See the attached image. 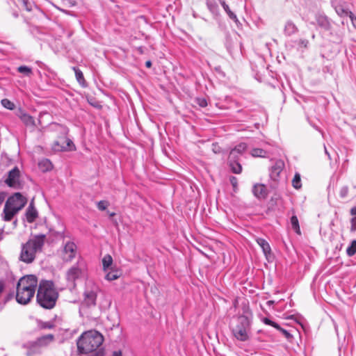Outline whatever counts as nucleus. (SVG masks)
<instances>
[{
    "label": "nucleus",
    "instance_id": "1",
    "mask_svg": "<svg viewBox=\"0 0 356 356\" xmlns=\"http://www.w3.org/2000/svg\"><path fill=\"white\" fill-rule=\"evenodd\" d=\"M104 341L103 336L96 330L83 333L77 341V348L80 353L88 356H104V351L99 348Z\"/></svg>",
    "mask_w": 356,
    "mask_h": 356
},
{
    "label": "nucleus",
    "instance_id": "2",
    "mask_svg": "<svg viewBox=\"0 0 356 356\" xmlns=\"http://www.w3.org/2000/svg\"><path fill=\"white\" fill-rule=\"evenodd\" d=\"M38 285L37 277L33 275L24 276L17 282L16 300L22 305L28 304L34 296Z\"/></svg>",
    "mask_w": 356,
    "mask_h": 356
},
{
    "label": "nucleus",
    "instance_id": "3",
    "mask_svg": "<svg viewBox=\"0 0 356 356\" xmlns=\"http://www.w3.org/2000/svg\"><path fill=\"white\" fill-rule=\"evenodd\" d=\"M58 293L53 282L42 280L38 286L36 300L38 303L44 309H52L56 302Z\"/></svg>",
    "mask_w": 356,
    "mask_h": 356
},
{
    "label": "nucleus",
    "instance_id": "4",
    "mask_svg": "<svg viewBox=\"0 0 356 356\" xmlns=\"http://www.w3.org/2000/svg\"><path fill=\"white\" fill-rule=\"evenodd\" d=\"M229 327L233 336L238 341H246L250 339L251 331L250 316L243 314L234 318Z\"/></svg>",
    "mask_w": 356,
    "mask_h": 356
},
{
    "label": "nucleus",
    "instance_id": "5",
    "mask_svg": "<svg viewBox=\"0 0 356 356\" xmlns=\"http://www.w3.org/2000/svg\"><path fill=\"white\" fill-rule=\"evenodd\" d=\"M45 235L40 234L33 236L22 246L20 260L26 264L32 263L37 252L42 250L44 244Z\"/></svg>",
    "mask_w": 356,
    "mask_h": 356
},
{
    "label": "nucleus",
    "instance_id": "6",
    "mask_svg": "<svg viewBox=\"0 0 356 356\" xmlns=\"http://www.w3.org/2000/svg\"><path fill=\"white\" fill-rule=\"evenodd\" d=\"M87 275V266L85 261L79 259L65 273L68 287L72 290L76 286V281L84 278Z\"/></svg>",
    "mask_w": 356,
    "mask_h": 356
},
{
    "label": "nucleus",
    "instance_id": "7",
    "mask_svg": "<svg viewBox=\"0 0 356 356\" xmlns=\"http://www.w3.org/2000/svg\"><path fill=\"white\" fill-rule=\"evenodd\" d=\"M77 254V246L74 242L67 240L63 241L58 254L64 262H71Z\"/></svg>",
    "mask_w": 356,
    "mask_h": 356
},
{
    "label": "nucleus",
    "instance_id": "8",
    "mask_svg": "<svg viewBox=\"0 0 356 356\" xmlns=\"http://www.w3.org/2000/svg\"><path fill=\"white\" fill-rule=\"evenodd\" d=\"M25 203L26 201L24 197L20 193H17L7 200L6 204L12 208L13 211H19L24 207Z\"/></svg>",
    "mask_w": 356,
    "mask_h": 356
},
{
    "label": "nucleus",
    "instance_id": "9",
    "mask_svg": "<svg viewBox=\"0 0 356 356\" xmlns=\"http://www.w3.org/2000/svg\"><path fill=\"white\" fill-rule=\"evenodd\" d=\"M99 291L97 286L93 284L90 289L88 286L84 292L83 302L88 306H95L96 305L97 295Z\"/></svg>",
    "mask_w": 356,
    "mask_h": 356
},
{
    "label": "nucleus",
    "instance_id": "10",
    "mask_svg": "<svg viewBox=\"0 0 356 356\" xmlns=\"http://www.w3.org/2000/svg\"><path fill=\"white\" fill-rule=\"evenodd\" d=\"M19 170L15 167L8 172L6 183L8 186L13 188H17L19 186Z\"/></svg>",
    "mask_w": 356,
    "mask_h": 356
},
{
    "label": "nucleus",
    "instance_id": "11",
    "mask_svg": "<svg viewBox=\"0 0 356 356\" xmlns=\"http://www.w3.org/2000/svg\"><path fill=\"white\" fill-rule=\"evenodd\" d=\"M252 193L258 199L263 200L268 195V189L264 184H255L252 187Z\"/></svg>",
    "mask_w": 356,
    "mask_h": 356
},
{
    "label": "nucleus",
    "instance_id": "12",
    "mask_svg": "<svg viewBox=\"0 0 356 356\" xmlns=\"http://www.w3.org/2000/svg\"><path fill=\"white\" fill-rule=\"evenodd\" d=\"M284 163L281 161H277L270 170V177L273 181H277L280 173L282 171Z\"/></svg>",
    "mask_w": 356,
    "mask_h": 356
},
{
    "label": "nucleus",
    "instance_id": "13",
    "mask_svg": "<svg viewBox=\"0 0 356 356\" xmlns=\"http://www.w3.org/2000/svg\"><path fill=\"white\" fill-rule=\"evenodd\" d=\"M247 147L248 146L245 143H239L230 151L229 157H230L231 159H239V156L245 152Z\"/></svg>",
    "mask_w": 356,
    "mask_h": 356
},
{
    "label": "nucleus",
    "instance_id": "14",
    "mask_svg": "<svg viewBox=\"0 0 356 356\" xmlns=\"http://www.w3.org/2000/svg\"><path fill=\"white\" fill-rule=\"evenodd\" d=\"M16 3L20 8L24 9L27 12L37 9L36 6L30 0H17Z\"/></svg>",
    "mask_w": 356,
    "mask_h": 356
},
{
    "label": "nucleus",
    "instance_id": "15",
    "mask_svg": "<svg viewBox=\"0 0 356 356\" xmlns=\"http://www.w3.org/2000/svg\"><path fill=\"white\" fill-rule=\"evenodd\" d=\"M54 339V336L51 334L44 335L37 339L36 345L39 346L40 348L48 346Z\"/></svg>",
    "mask_w": 356,
    "mask_h": 356
},
{
    "label": "nucleus",
    "instance_id": "16",
    "mask_svg": "<svg viewBox=\"0 0 356 356\" xmlns=\"http://www.w3.org/2000/svg\"><path fill=\"white\" fill-rule=\"evenodd\" d=\"M262 322L264 323H265L266 325H268L273 326L275 328H276L277 330H280L281 332L283 333V334L286 338H289L291 336V334L287 330L282 328L277 323H276L275 322L271 321L270 319H269L268 318H264L262 319Z\"/></svg>",
    "mask_w": 356,
    "mask_h": 356
},
{
    "label": "nucleus",
    "instance_id": "17",
    "mask_svg": "<svg viewBox=\"0 0 356 356\" xmlns=\"http://www.w3.org/2000/svg\"><path fill=\"white\" fill-rule=\"evenodd\" d=\"M229 166L232 171L235 174H240L242 171V166L239 163V159L228 158Z\"/></svg>",
    "mask_w": 356,
    "mask_h": 356
},
{
    "label": "nucleus",
    "instance_id": "18",
    "mask_svg": "<svg viewBox=\"0 0 356 356\" xmlns=\"http://www.w3.org/2000/svg\"><path fill=\"white\" fill-rule=\"evenodd\" d=\"M72 70L75 73L76 79L78 83L83 87L86 88L87 86L86 81L84 79L83 74L81 70H79L76 67H72Z\"/></svg>",
    "mask_w": 356,
    "mask_h": 356
},
{
    "label": "nucleus",
    "instance_id": "19",
    "mask_svg": "<svg viewBox=\"0 0 356 356\" xmlns=\"http://www.w3.org/2000/svg\"><path fill=\"white\" fill-rule=\"evenodd\" d=\"M36 341L29 342L26 345V347L28 348L26 352L27 356H33L35 354H38L40 352L39 346H35Z\"/></svg>",
    "mask_w": 356,
    "mask_h": 356
},
{
    "label": "nucleus",
    "instance_id": "20",
    "mask_svg": "<svg viewBox=\"0 0 356 356\" xmlns=\"http://www.w3.org/2000/svg\"><path fill=\"white\" fill-rule=\"evenodd\" d=\"M17 211H13L12 208L9 207L8 205L5 204L4 209L3 211V218L6 221L10 220L17 213Z\"/></svg>",
    "mask_w": 356,
    "mask_h": 356
},
{
    "label": "nucleus",
    "instance_id": "21",
    "mask_svg": "<svg viewBox=\"0 0 356 356\" xmlns=\"http://www.w3.org/2000/svg\"><path fill=\"white\" fill-rule=\"evenodd\" d=\"M257 244L261 248L264 254L267 257L270 253V247L268 243L264 238H257L256 239Z\"/></svg>",
    "mask_w": 356,
    "mask_h": 356
},
{
    "label": "nucleus",
    "instance_id": "22",
    "mask_svg": "<svg viewBox=\"0 0 356 356\" xmlns=\"http://www.w3.org/2000/svg\"><path fill=\"white\" fill-rule=\"evenodd\" d=\"M38 216L36 209L31 204L26 211V219L29 222H33Z\"/></svg>",
    "mask_w": 356,
    "mask_h": 356
},
{
    "label": "nucleus",
    "instance_id": "23",
    "mask_svg": "<svg viewBox=\"0 0 356 356\" xmlns=\"http://www.w3.org/2000/svg\"><path fill=\"white\" fill-rule=\"evenodd\" d=\"M298 31V28L295 24L291 21L286 22L284 26V33L287 35H291L296 33Z\"/></svg>",
    "mask_w": 356,
    "mask_h": 356
},
{
    "label": "nucleus",
    "instance_id": "24",
    "mask_svg": "<svg viewBox=\"0 0 356 356\" xmlns=\"http://www.w3.org/2000/svg\"><path fill=\"white\" fill-rule=\"evenodd\" d=\"M19 118L26 126H35V120L29 114L26 113H22L19 115Z\"/></svg>",
    "mask_w": 356,
    "mask_h": 356
},
{
    "label": "nucleus",
    "instance_id": "25",
    "mask_svg": "<svg viewBox=\"0 0 356 356\" xmlns=\"http://www.w3.org/2000/svg\"><path fill=\"white\" fill-rule=\"evenodd\" d=\"M38 165H39L40 169L42 172L49 171L53 168L51 162L47 159H42L39 162Z\"/></svg>",
    "mask_w": 356,
    "mask_h": 356
},
{
    "label": "nucleus",
    "instance_id": "26",
    "mask_svg": "<svg viewBox=\"0 0 356 356\" xmlns=\"http://www.w3.org/2000/svg\"><path fill=\"white\" fill-rule=\"evenodd\" d=\"M221 6H222L223 9L226 12V13L228 15L229 18L232 20H234L235 22H238V19L236 15L230 10L229 6L223 0L220 1Z\"/></svg>",
    "mask_w": 356,
    "mask_h": 356
},
{
    "label": "nucleus",
    "instance_id": "27",
    "mask_svg": "<svg viewBox=\"0 0 356 356\" xmlns=\"http://www.w3.org/2000/svg\"><path fill=\"white\" fill-rule=\"evenodd\" d=\"M17 72L28 77H31L33 74L32 69L26 65H21L18 67Z\"/></svg>",
    "mask_w": 356,
    "mask_h": 356
},
{
    "label": "nucleus",
    "instance_id": "28",
    "mask_svg": "<svg viewBox=\"0 0 356 356\" xmlns=\"http://www.w3.org/2000/svg\"><path fill=\"white\" fill-rule=\"evenodd\" d=\"M113 264V258L110 254H106L102 259L103 269L106 271Z\"/></svg>",
    "mask_w": 356,
    "mask_h": 356
},
{
    "label": "nucleus",
    "instance_id": "29",
    "mask_svg": "<svg viewBox=\"0 0 356 356\" xmlns=\"http://www.w3.org/2000/svg\"><path fill=\"white\" fill-rule=\"evenodd\" d=\"M291 227L298 234H300V229L299 226L298 219L296 216L293 215L291 216L290 220Z\"/></svg>",
    "mask_w": 356,
    "mask_h": 356
},
{
    "label": "nucleus",
    "instance_id": "30",
    "mask_svg": "<svg viewBox=\"0 0 356 356\" xmlns=\"http://www.w3.org/2000/svg\"><path fill=\"white\" fill-rule=\"evenodd\" d=\"M120 276V273L117 270H112L110 272L107 273L105 278L108 281L115 280L119 278Z\"/></svg>",
    "mask_w": 356,
    "mask_h": 356
},
{
    "label": "nucleus",
    "instance_id": "31",
    "mask_svg": "<svg viewBox=\"0 0 356 356\" xmlns=\"http://www.w3.org/2000/svg\"><path fill=\"white\" fill-rule=\"evenodd\" d=\"M38 326L40 328V329H52L55 327V325H54V323L53 321H46V322H44V321H38Z\"/></svg>",
    "mask_w": 356,
    "mask_h": 356
},
{
    "label": "nucleus",
    "instance_id": "32",
    "mask_svg": "<svg viewBox=\"0 0 356 356\" xmlns=\"http://www.w3.org/2000/svg\"><path fill=\"white\" fill-rule=\"evenodd\" d=\"M335 10L337 13L340 16H350V13L352 12L349 11L348 9L343 8L341 6H335Z\"/></svg>",
    "mask_w": 356,
    "mask_h": 356
},
{
    "label": "nucleus",
    "instance_id": "33",
    "mask_svg": "<svg viewBox=\"0 0 356 356\" xmlns=\"http://www.w3.org/2000/svg\"><path fill=\"white\" fill-rule=\"evenodd\" d=\"M266 152L261 148H254L251 151V155L254 157H265Z\"/></svg>",
    "mask_w": 356,
    "mask_h": 356
},
{
    "label": "nucleus",
    "instance_id": "34",
    "mask_svg": "<svg viewBox=\"0 0 356 356\" xmlns=\"http://www.w3.org/2000/svg\"><path fill=\"white\" fill-rule=\"evenodd\" d=\"M346 253L349 257H352L356 253V240L353 241L347 248Z\"/></svg>",
    "mask_w": 356,
    "mask_h": 356
},
{
    "label": "nucleus",
    "instance_id": "35",
    "mask_svg": "<svg viewBox=\"0 0 356 356\" xmlns=\"http://www.w3.org/2000/svg\"><path fill=\"white\" fill-rule=\"evenodd\" d=\"M292 185L296 189H298L301 187V179L300 175L299 174L296 173L294 175V177L292 180Z\"/></svg>",
    "mask_w": 356,
    "mask_h": 356
},
{
    "label": "nucleus",
    "instance_id": "36",
    "mask_svg": "<svg viewBox=\"0 0 356 356\" xmlns=\"http://www.w3.org/2000/svg\"><path fill=\"white\" fill-rule=\"evenodd\" d=\"M2 106L9 110H13L15 108V104L8 99H3L1 100Z\"/></svg>",
    "mask_w": 356,
    "mask_h": 356
},
{
    "label": "nucleus",
    "instance_id": "37",
    "mask_svg": "<svg viewBox=\"0 0 356 356\" xmlns=\"http://www.w3.org/2000/svg\"><path fill=\"white\" fill-rule=\"evenodd\" d=\"M318 24L324 28H327L328 26V21L327 19L325 16H319L317 19Z\"/></svg>",
    "mask_w": 356,
    "mask_h": 356
},
{
    "label": "nucleus",
    "instance_id": "38",
    "mask_svg": "<svg viewBox=\"0 0 356 356\" xmlns=\"http://www.w3.org/2000/svg\"><path fill=\"white\" fill-rule=\"evenodd\" d=\"M348 187L347 186H342L339 191V196L341 198H345L348 194Z\"/></svg>",
    "mask_w": 356,
    "mask_h": 356
},
{
    "label": "nucleus",
    "instance_id": "39",
    "mask_svg": "<svg viewBox=\"0 0 356 356\" xmlns=\"http://www.w3.org/2000/svg\"><path fill=\"white\" fill-rule=\"evenodd\" d=\"M195 102L197 104H198L200 107L204 108L207 106V101L204 98H196Z\"/></svg>",
    "mask_w": 356,
    "mask_h": 356
},
{
    "label": "nucleus",
    "instance_id": "40",
    "mask_svg": "<svg viewBox=\"0 0 356 356\" xmlns=\"http://www.w3.org/2000/svg\"><path fill=\"white\" fill-rule=\"evenodd\" d=\"M108 205V204L106 201L102 200L97 202V208L101 211L105 210Z\"/></svg>",
    "mask_w": 356,
    "mask_h": 356
},
{
    "label": "nucleus",
    "instance_id": "41",
    "mask_svg": "<svg viewBox=\"0 0 356 356\" xmlns=\"http://www.w3.org/2000/svg\"><path fill=\"white\" fill-rule=\"evenodd\" d=\"M52 149L54 151H63V149H65V147H63V146L60 145L58 141H56V142H54V145L52 146Z\"/></svg>",
    "mask_w": 356,
    "mask_h": 356
},
{
    "label": "nucleus",
    "instance_id": "42",
    "mask_svg": "<svg viewBox=\"0 0 356 356\" xmlns=\"http://www.w3.org/2000/svg\"><path fill=\"white\" fill-rule=\"evenodd\" d=\"M351 232H355L356 231V217H353L351 219V227H350Z\"/></svg>",
    "mask_w": 356,
    "mask_h": 356
},
{
    "label": "nucleus",
    "instance_id": "43",
    "mask_svg": "<svg viewBox=\"0 0 356 356\" xmlns=\"http://www.w3.org/2000/svg\"><path fill=\"white\" fill-rule=\"evenodd\" d=\"M230 182H231L232 185L233 186V187L236 188L237 186L238 180H237L236 177H232L230 178Z\"/></svg>",
    "mask_w": 356,
    "mask_h": 356
},
{
    "label": "nucleus",
    "instance_id": "44",
    "mask_svg": "<svg viewBox=\"0 0 356 356\" xmlns=\"http://www.w3.org/2000/svg\"><path fill=\"white\" fill-rule=\"evenodd\" d=\"M349 17L351 19L353 25L356 29V17H355L353 13H350V16Z\"/></svg>",
    "mask_w": 356,
    "mask_h": 356
},
{
    "label": "nucleus",
    "instance_id": "45",
    "mask_svg": "<svg viewBox=\"0 0 356 356\" xmlns=\"http://www.w3.org/2000/svg\"><path fill=\"white\" fill-rule=\"evenodd\" d=\"M6 198V194L4 193H0V205L2 204Z\"/></svg>",
    "mask_w": 356,
    "mask_h": 356
},
{
    "label": "nucleus",
    "instance_id": "46",
    "mask_svg": "<svg viewBox=\"0 0 356 356\" xmlns=\"http://www.w3.org/2000/svg\"><path fill=\"white\" fill-rule=\"evenodd\" d=\"M350 213L356 217V207H354L350 209Z\"/></svg>",
    "mask_w": 356,
    "mask_h": 356
},
{
    "label": "nucleus",
    "instance_id": "47",
    "mask_svg": "<svg viewBox=\"0 0 356 356\" xmlns=\"http://www.w3.org/2000/svg\"><path fill=\"white\" fill-rule=\"evenodd\" d=\"M112 356H122V353L120 350L114 351Z\"/></svg>",
    "mask_w": 356,
    "mask_h": 356
},
{
    "label": "nucleus",
    "instance_id": "48",
    "mask_svg": "<svg viewBox=\"0 0 356 356\" xmlns=\"http://www.w3.org/2000/svg\"><path fill=\"white\" fill-rule=\"evenodd\" d=\"M207 6L210 10H211L213 7H214V5H213V3L211 2H207Z\"/></svg>",
    "mask_w": 356,
    "mask_h": 356
},
{
    "label": "nucleus",
    "instance_id": "49",
    "mask_svg": "<svg viewBox=\"0 0 356 356\" xmlns=\"http://www.w3.org/2000/svg\"><path fill=\"white\" fill-rule=\"evenodd\" d=\"M145 65H146V67H151V65H152V63H151V61H150V60H147V61L145 63Z\"/></svg>",
    "mask_w": 356,
    "mask_h": 356
},
{
    "label": "nucleus",
    "instance_id": "50",
    "mask_svg": "<svg viewBox=\"0 0 356 356\" xmlns=\"http://www.w3.org/2000/svg\"><path fill=\"white\" fill-rule=\"evenodd\" d=\"M324 149H325V153L327 155L329 159H330V153L327 152V148L325 146H324Z\"/></svg>",
    "mask_w": 356,
    "mask_h": 356
},
{
    "label": "nucleus",
    "instance_id": "51",
    "mask_svg": "<svg viewBox=\"0 0 356 356\" xmlns=\"http://www.w3.org/2000/svg\"><path fill=\"white\" fill-rule=\"evenodd\" d=\"M274 303V301L273 300H269L268 301L267 304L270 305H273Z\"/></svg>",
    "mask_w": 356,
    "mask_h": 356
},
{
    "label": "nucleus",
    "instance_id": "52",
    "mask_svg": "<svg viewBox=\"0 0 356 356\" xmlns=\"http://www.w3.org/2000/svg\"><path fill=\"white\" fill-rule=\"evenodd\" d=\"M14 16H15V17H17L18 15H17V13H14Z\"/></svg>",
    "mask_w": 356,
    "mask_h": 356
},
{
    "label": "nucleus",
    "instance_id": "53",
    "mask_svg": "<svg viewBox=\"0 0 356 356\" xmlns=\"http://www.w3.org/2000/svg\"><path fill=\"white\" fill-rule=\"evenodd\" d=\"M70 141L69 140V141L67 142V145H70Z\"/></svg>",
    "mask_w": 356,
    "mask_h": 356
}]
</instances>
